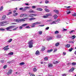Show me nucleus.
I'll return each instance as SVG.
<instances>
[{"label":"nucleus","instance_id":"nucleus-60","mask_svg":"<svg viewBox=\"0 0 76 76\" xmlns=\"http://www.w3.org/2000/svg\"><path fill=\"white\" fill-rule=\"evenodd\" d=\"M57 49H55L54 50V52H56V51H57Z\"/></svg>","mask_w":76,"mask_h":76},{"label":"nucleus","instance_id":"nucleus-59","mask_svg":"<svg viewBox=\"0 0 76 76\" xmlns=\"http://www.w3.org/2000/svg\"><path fill=\"white\" fill-rule=\"evenodd\" d=\"M73 32H74V31H71L69 32L70 34L73 33Z\"/></svg>","mask_w":76,"mask_h":76},{"label":"nucleus","instance_id":"nucleus-26","mask_svg":"<svg viewBox=\"0 0 76 76\" xmlns=\"http://www.w3.org/2000/svg\"><path fill=\"white\" fill-rule=\"evenodd\" d=\"M59 44H60L59 43H58V42L56 44L55 46H56V47H57L58 46V45H59Z\"/></svg>","mask_w":76,"mask_h":76},{"label":"nucleus","instance_id":"nucleus-61","mask_svg":"<svg viewBox=\"0 0 76 76\" xmlns=\"http://www.w3.org/2000/svg\"><path fill=\"white\" fill-rule=\"evenodd\" d=\"M33 16H37V14H33Z\"/></svg>","mask_w":76,"mask_h":76},{"label":"nucleus","instance_id":"nucleus-56","mask_svg":"<svg viewBox=\"0 0 76 76\" xmlns=\"http://www.w3.org/2000/svg\"><path fill=\"white\" fill-rule=\"evenodd\" d=\"M49 27H47L45 28L46 30H48V29H49Z\"/></svg>","mask_w":76,"mask_h":76},{"label":"nucleus","instance_id":"nucleus-62","mask_svg":"<svg viewBox=\"0 0 76 76\" xmlns=\"http://www.w3.org/2000/svg\"><path fill=\"white\" fill-rule=\"evenodd\" d=\"M26 28H30V27H29V26H27L26 27Z\"/></svg>","mask_w":76,"mask_h":76},{"label":"nucleus","instance_id":"nucleus-25","mask_svg":"<svg viewBox=\"0 0 76 76\" xmlns=\"http://www.w3.org/2000/svg\"><path fill=\"white\" fill-rule=\"evenodd\" d=\"M48 67H53V64H49L48 65Z\"/></svg>","mask_w":76,"mask_h":76},{"label":"nucleus","instance_id":"nucleus-29","mask_svg":"<svg viewBox=\"0 0 76 76\" xmlns=\"http://www.w3.org/2000/svg\"><path fill=\"white\" fill-rule=\"evenodd\" d=\"M28 23H25V24H24L23 25H22V26H26L27 25H28Z\"/></svg>","mask_w":76,"mask_h":76},{"label":"nucleus","instance_id":"nucleus-43","mask_svg":"<svg viewBox=\"0 0 76 76\" xmlns=\"http://www.w3.org/2000/svg\"><path fill=\"white\" fill-rule=\"evenodd\" d=\"M72 16H76V13H74L72 15Z\"/></svg>","mask_w":76,"mask_h":76},{"label":"nucleus","instance_id":"nucleus-55","mask_svg":"<svg viewBox=\"0 0 76 76\" xmlns=\"http://www.w3.org/2000/svg\"><path fill=\"white\" fill-rule=\"evenodd\" d=\"M23 7L20 8L19 9V10H23Z\"/></svg>","mask_w":76,"mask_h":76},{"label":"nucleus","instance_id":"nucleus-46","mask_svg":"<svg viewBox=\"0 0 76 76\" xmlns=\"http://www.w3.org/2000/svg\"><path fill=\"white\" fill-rule=\"evenodd\" d=\"M25 9H30V7H25Z\"/></svg>","mask_w":76,"mask_h":76},{"label":"nucleus","instance_id":"nucleus-7","mask_svg":"<svg viewBox=\"0 0 76 76\" xmlns=\"http://www.w3.org/2000/svg\"><path fill=\"white\" fill-rule=\"evenodd\" d=\"M60 19H58L56 21H53L52 22V23H50V25H53V24H54V23H56V22H59L60 21Z\"/></svg>","mask_w":76,"mask_h":76},{"label":"nucleus","instance_id":"nucleus-49","mask_svg":"<svg viewBox=\"0 0 76 76\" xmlns=\"http://www.w3.org/2000/svg\"><path fill=\"white\" fill-rule=\"evenodd\" d=\"M43 18H47V15H44L43 16Z\"/></svg>","mask_w":76,"mask_h":76},{"label":"nucleus","instance_id":"nucleus-36","mask_svg":"<svg viewBox=\"0 0 76 76\" xmlns=\"http://www.w3.org/2000/svg\"><path fill=\"white\" fill-rule=\"evenodd\" d=\"M38 34L40 35H41L42 34V31H39Z\"/></svg>","mask_w":76,"mask_h":76},{"label":"nucleus","instance_id":"nucleus-44","mask_svg":"<svg viewBox=\"0 0 76 76\" xmlns=\"http://www.w3.org/2000/svg\"><path fill=\"white\" fill-rule=\"evenodd\" d=\"M58 63V61H55V62H54L53 63V64H57V63Z\"/></svg>","mask_w":76,"mask_h":76},{"label":"nucleus","instance_id":"nucleus-6","mask_svg":"<svg viewBox=\"0 0 76 76\" xmlns=\"http://www.w3.org/2000/svg\"><path fill=\"white\" fill-rule=\"evenodd\" d=\"M12 69H10L9 70L8 72L7 73V75H9L12 74Z\"/></svg>","mask_w":76,"mask_h":76},{"label":"nucleus","instance_id":"nucleus-14","mask_svg":"<svg viewBox=\"0 0 76 76\" xmlns=\"http://www.w3.org/2000/svg\"><path fill=\"white\" fill-rule=\"evenodd\" d=\"M45 48H46L45 47H42V49L41 50V51H44V50H45Z\"/></svg>","mask_w":76,"mask_h":76},{"label":"nucleus","instance_id":"nucleus-24","mask_svg":"<svg viewBox=\"0 0 76 76\" xmlns=\"http://www.w3.org/2000/svg\"><path fill=\"white\" fill-rule=\"evenodd\" d=\"M46 16H47V18H48V16H52V14H47L46 15Z\"/></svg>","mask_w":76,"mask_h":76},{"label":"nucleus","instance_id":"nucleus-27","mask_svg":"<svg viewBox=\"0 0 76 76\" xmlns=\"http://www.w3.org/2000/svg\"><path fill=\"white\" fill-rule=\"evenodd\" d=\"M45 10L46 11V12H50V10L46 8L45 9Z\"/></svg>","mask_w":76,"mask_h":76},{"label":"nucleus","instance_id":"nucleus-54","mask_svg":"<svg viewBox=\"0 0 76 76\" xmlns=\"http://www.w3.org/2000/svg\"><path fill=\"white\" fill-rule=\"evenodd\" d=\"M72 50H73V48H71L69 50V51H72Z\"/></svg>","mask_w":76,"mask_h":76},{"label":"nucleus","instance_id":"nucleus-2","mask_svg":"<svg viewBox=\"0 0 76 76\" xmlns=\"http://www.w3.org/2000/svg\"><path fill=\"white\" fill-rule=\"evenodd\" d=\"M16 27V26H9V27L6 28H5L6 29H7V31H11L9 29H11L12 28H15Z\"/></svg>","mask_w":76,"mask_h":76},{"label":"nucleus","instance_id":"nucleus-21","mask_svg":"<svg viewBox=\"0 0 76 76\" xmlns=\"http://www.w3.org/2000/svg\"><path fill=\"white\" fill-rule=\"evenodd\" d=\"M18 15V13H16L13 14V16H17Z\"/></svg>","mask_w":76,"mask_h":76},{"label":"nucleus","instance_id":"nucleus-4","mask_svg":"<svg viewBox=\"0 0 76 76\" xmlns=\"http://www.w3.org/2000/svg\"><path fill=\"white\" fill-rule=\"evenodd\" d=\"M8 47L9 45H8L7 46L5 47L3 49H4L5 51H7L8 50H9V48H8Z\"/></svg>","mask_w":76,"mask_h":76},{"label":"nucleus","instance_id":"nucleus-1","mask_svg":"<svg viewBox=\"0 0 76 76\" xmlns=\"http://www.w3.org/2000/svg\"><path fill=\"white\" fill-rule=\"evenodd\" d=\"M28 46L29 48H32L33 47V44H34V42L33 40H30L28 42Z\"/></svg>","mask_w":76,"mask_h":76},{"label":"nucleus","instance_id":"nucleus-15","mask_svg":"<svg viewBox=\"0 0 76 76\" xmlns=\"http://www.w3.org/2000/svg\"><path fill=\"white\" fill-rule=\"evenodd\" d=\"M54 18V19H56L57 18H58V16L57 15L55 14L53 16Z\"/></svg>","mask_w":76,"mask_h":76},{"label":"nucleus","instance_id":"nucleus-11","mask_svg":"<svg viewBox=\"0 0 76 76\" xmlns=\"http://www.w3.org/2000/svg\"><path fill=\"white\" fill-rule=\"evenodd\" d=\"M28 13H35V12L33 10H30L28 12Z\"/></svg>","mask_w":76,"mask_h":76},{"label":"nucleus","instance_id":"nucleus-57","mask_svg":"<svg viewBox=\"0 0 76 76\" xmlns=\"http://www.w3.org/2000/svg\"><path fill=\"white\" fill-rule=\"evenodd\" d=\"M32 7L33 8V9H35V8H36V6H32Z\"/></svg>","mask_w":76,"mask_h":76},{"label":"nucleus","instance_id":"nucleus-48","mask_svg":"<svg viewBox=\"0 0 76 76\" xmlns=\"http://www.w3.org/2000/svg\"><path fill=\"white\" fill-rule=\"evenodd\" d=\"M37 25H40V24H41V23L39 21H37Z\"/></svg>","mask_w":76,"mask_h":76},{"label":"nucleus","instance_id":"nucleus-63","mask_svg":"<svg viewBox=\"0 0 76 76\" xmlns=\"http://www.w3.org/2000/svg\"><path fill=\"white\" fill-rule=\"evenodd\" d=\"M62 76H66V74H64L62 75Z\"/></svg>","mask_w":76,"mask_h":76},{"label":"nucleus","instance_id":"nucleus-45","mask_svg":"<svg viewBox=\"0 0 76 76\" xmlns=\"http://www.w3.org/2000/svg\"><path fill=\"white\" fill-rule=\"evenodd\" d=\"M55 34H58V31H56L55 32Z\"/></svg>","mask_w":76,"mask_h":76},{"label":"nucleus","instance_id":"nucleus-53","mask_svg":"<svg viewBox=\"0 0 76 76\" xmlns=\"http://www.w3.org/2000/svg\"><path fill=\"white\" fill-rule=\"evenodd\" d=\"M66 54V52H63V56H65Z\"/></svg>","mask_w":76,"mask_h":76},{"label":"nucleus","instance_id":"nucleus-35","mask_svg":"<svg viewBox=\"0 0 76 76\" xmlns=\"http://www.w3.org/2000/svg\"><path fill=\"white\" fill-rule=\"evenodd\" d=\"M75 36L74 35L72 36V37H71V38L72 39H75Z\"/></svg>","mask_w":76,"mask_h":76},{"label":"nucleus","instance_id":"nucleus-50","mask_svg":"<svg viewBox=\"0 0 76 76\" xmlns=\"http://www.w3.org/2000/svg\"><path fill=\"white\" fill-rule=\"evenodd\" d=\"M23 14H22L20 15V18H22V17H23Z\"/></svg>","mask_w":76,"mask_h":76},{"label":"nucleus","instance_id":"nucleus-3","mask_svg":"<svg viewBox=\"0 0 76 76\" xmlns=\"http://www.w3.org/2000/svg\"><path fill=\"white\" fill-rule=\"evenodd\" d=\"M7 23V21H4L2 22H0V25L1 26H4V23Z\"/></svg>","mask_w":76,"mask_h":76},{"label":"nucleus","instance_id":"nucleus-34","mask_svg":"<svg viewBox=\"0 0 76 76\" xmlns=\"http://www.w3.org/2000/svg\"><path fill=\"white\" fill-rule=\"evenodd\" d=\"M24 64H25V63H24L23 62H22L20 63V65H24Z\"/></svg>","mask_w":76,"mask_h":76},{"label":"nucleus","instance_id":"nucleus-8","mask_svg":"<svg viewBox=\"0 0 76 76\" xmlns=\"http://www.w3.org/2000/svg\"><path fill=\"white\" fill-rule=\"evenodd\" d=\"M13 21L15 22H17L18 23H19V22H20V19H15L13 20Z\"/></svg>","mask_w":76,"mask_h":76},{"label":"nucleus","instance_id":"nucleus-17","mask_svg":"<svg viewBox=\"0 0 76 76\" xmlns=\"http://www.w3.org/2000/svg\"><path fill=\"white\" fill-rule=\"evenodd\" d=\"M37 10H38L39 11H42V9L41 8H38L36 9Z\"/></svg>","mask_w":76,"mask_h":76},{"label":"nucleus","instance_id":"nucleus-19","mask_svg":"<svg viewBox=\"0 0 76 76\" xmlns=\"http://www.w3.org/2000/svg\"><path fill=\"white\" fill-rule=\"evenodd\" d=\"M39 51L37 50V51H36V53H35V54H36V55H39Z\"/></svg>","mask_w":76,"mask_h":76},{"label":"nucleus","instance_id":"nucleus-31","mask_svg":"<svg viewBox=\"0 0 76 76\" xmlns=\"http://www.w3.org/2000/svg\"><path fill=\"white\" fill-rule=\"evenodd\" d=\"M53 51V49H51L50 50H48V53H50V52H51Z\"/></svg>","mask_w":76,"mask_h":76},{"label":"nucleus","instance_id":"nucleus-58","mask_svg":"<svg viewBox=\"0 0 76 76\" xmlns=\"http://www.w3.org/2000/svg\"><path fill=\"white\" fill-rule=\"evenodd\" d=\"M26 9L25 8H23V11H26Z\"/></svg>","mask_w":76,"mask_h":76},{"label":"nucleus","instance_id":"nucleus-30","mask_svg":"<svg viewBox=\"0 0 76 76\" xmlns=\"http://www.w3.org/2000/svg\"><path fill=\"white\" fill-rule=\"evenodd\" d=\"M57 38H61V36L60 35H57Z\"/></svg>","mask_w":76,"mask_h":76},{"label":"nucleus","instance_id":"nucleus-23","mask_svg":"<svg viewBox=\"0 0 76 76\" xmlns=\"http://www.w3.org/2000/svg\"><path fill=\"white\" fill-rule=\"evenodd\" d=\"M48 60V57H46L44 58V60H45V61H47Z\"/></svg>","mask_w":76,"mask_h":76},{"label":"nucleus","instance_id":"nucleus-41","mask_svg":"<svg viewBox=\"0 0 76 76\" xmlns=\"http://www.w3.org/2000/svg\"><path fill=\"white\" fill-rule=\"evenodd\" d=\"M68 43H72V44H73V43H74V42H73L72 41H69V42H68Z\"/></svg>","mask_w":76,"mask_h":76},{"label":"nucleus","instance_id":"nucleus-5","mask_svg":"<svg viewBox=\"0 0 76 76\" xmlns=\"http://www.w3.org/2000/svg\"><path fill=\"white\" fill-rule=\"evenodd\" d=\"M53 39V37H47V40L48 41H50V40H51Z\"/></svg>","mask_w":76,"mask_h":76},{"label":"nucleus","instance_id":"nucleus-64","mask_svg":"<svg viewBox=\"0 0 76 76\" xmlns=\"http://www.w3.org/2000/svg\"><path fill=\"white\" fill-rule=\"evenodd\" d=\"M30 76H35V75H34V74H31Z\"/></svg>","mask_w":76,"mask_h":76},{"label":"nucleus","instance_id":"nucleus-28","mask_svg":"<svg viewBox=\"0 0 76 76\" xmlns=\"http://www.w3.org/2000/svg\"><path fill=\"white\" fill-rule=\"evenodd\" d=\"M3 6H1L0 8V11H2L3 10Z\"/></svg>","mask_w":76,"mask_h":76},{"label":"nucleus","instance_id":"nucleus-39","mask_svg":"<svg viewBox=\"0 0 76 76\" xmlns=\"http://www.w3.org/2000/svg\"><path fill=\"white\" fill-rule=\"evenodd\" d=\"M6 16L4 15L2 17V19L4 20V19H6Z\"/></svg>","mask_w":76,"mask_h":76},{"label":"nucleus","instance_id":"nucleus-40","mask_svg":"<svg viewBox=\"0 0 76 76\" xmlns=\"http://www.w3.org/2000/svg\"><path fill=\"white\" fill-rule=\"evenodd\" d=\"M72 64L73 66H75V65H76V63L73 62L72 63Z\"/></svg>","mask_w":76,"mask_h":76},{"label":"nucleus","instance_id":"nucleus-16","mask_svg":"<svg viewBox=\"0 0 76 76\" xmlns=\"http://www.w3.org/2000/svg\"><path fill=\"white\" fill-rule=\"evenodd\" d=\"M27 17H30V18H34V16L33 14H30L29 16H27Z\"/></svg>","mask_w":76,"mask_h":76},{"label":"nucleus","instance_id":"nucleus-13","mask_svg":"<svg viewBox=\"0 0 76 76\" xmlns=\"http://www.w3.org/2000/svg\"><path fill=\"white\" fill-rule=\"evenodd\" d=\"M12 39H10L7 42V43H8V44H9L10 43V42H12Z\"/></svg>","mask_w":76,"mask_h":76},{"label":"nucleus","instance_id":"nucleus-10","mask_svg":"<svg viewBox=\"0 0 76 76\" xmlns=\"http://www.w3.org/2000/svg\"><path fill=\"white\" fill-rule=\"evenodd\" d=\"M37 22L34 23L33 24V25L31 26L32 28H33L34 27H35V25H37Z\"/></svg>","mask_w":76,"mask_h":76},{"label":"nucleus","instance_id":"nucleus-18","mask_svg":"<svg viewBox=\"0 0 76 76\" xmlns=\"http://www.w3.org/2000/svg\"><path fill=\"white\" fill-rule=\"evenodd\" d=\"M66 47H67V48H69L70 47V45L69 44H67L65 45Z\"/></svg>","mask_w":76,"mask_h":76},{"label":"nucleus","instance_id":"nucleus-38","mask_svg":"<svg viewBox=\"0 0 76 76\" xmlns=\"http://www.w3.org/2000/svg\"><path fill=\"white\" fill-rule=\"evenodd\" d=\"M5 30V29L2 28H0V31H4Z\"/></svg>","mask_w":76,"mask_h":76},{"label":"nucleus","instance_id":"nucleus-33","mask_svg":"<svg viewBox=\"0 0 76 76\" xmlns=\"http://www.w3.org/2000/svg\"><path fill=\"white\" fill-rule=\"evenodd\" d=\"M45 3H46V4L49 3V1L48 0H46L45 1Z\"/></svg>","mask_w":76,"mask_h":76},{"label":"nucleus","instance_id":"nucleus-32","mask_svg":"<svg viewBox=\"0 0 76 76\" xmlns=\"http://www.w3.org/2000/svg\"><path fill=\"white\" fill-rule=\"evenodd\" d=\"M66 13H67V14H70V13H71V12L68 10L66 11Z\"/></svg>","mask_w":76,"mask_h":76},{"label":"nucleus","instance_id":"nucleus-12","mask_svg":"<svg viewBox=\"0 0 76 76\" xmlns=\"http://www.w3.org/2000/svg\"><path fill=\"white\" fill-rule=\"evenodd\" d=\"M75 70V68H72L70 70H69V72H73V70Z\"/></svg>","mask_w":76,"mask_h":76},{"label":"nucleus","instance_id":"nucleus-42","mask_svg":"<svg viewBox=\"0 0 76 76\" xmlns=\"http://www.w3.org/2000/svg\"><path fill=\"white\" fill-rule=\"evenodd\" d=\"M12 13V11H10V12H8V13H7V15H10V14H11Z\"/></svg>","mask_w":76,"mask_h":76},{"label":"nucleus","instance_id":"nucleus-37","mask_svg":"<svg viewBox=\"0 0 76 76\" xmlns=\"http://www.w3.org/2000/svg\"><path fill=\"white\" fill-rule=\"evenodd\" d=\"M34 72H36L37 70V69H36V68H34L33 69Z\"/></svg>","mask_w":76,"mask_h":76},{"label":"nucleus","instance_id":"nucleus-51","mask_svg":"<svg viewBox=\"0 0 76 76\" xmlns=\"http://www.w3.org/2000/svg\"><path fill=\"white\" fill-rule=\"evenodd\" d=\"M23 16H28V15L26 14H23Z\"/></svg>","mask_w":76,"mask_h":76},{"label":"nucleus","instance_id":"nucleus-20","mask_svg":"<svg viewBox=\"0 0 76 76\" xmlns=\"http://www.w3.org/2000/svg\"><path fill=\"white\" fill-rule=\"evenodd\" d=\"M8 55L9 56H12L13 55V52H10L8 53Z\"/></svg>","mask_w":76,"mask_h":76},{"label":"nucleus","instance_id":"nucleus-9","mask_svg":"<svg viewBox=\"0 0 76 76\" xmlns=\"http://www.w3.org/2000/svg\"><path fill=\"white\" fill-rule=\"evenodd\" d=\"M53 12L56 13V14H57V15H58L59 13V11L58 10H54Z\"/></svg>","mask_w":76,"mask_h":76},{"label":"nucleus","instance_id":"nucleus-22","mask_svg":"<svg viewBox=\"0 0 76 76\" xmlns=\"http://www.w3.org/2000/svg\"><path fill=\"white\" fill-rule=\"evenodd\" d=\"M20 22H24V21H25V20L23 19H20Z\"/></svg>","mask_w":76,"mask_h":76},{"label":"nucleus","instance_id":"nucleus-52","mask_svg":"<svg viewBox=\"0 0 76 76\" xmlns=\"http://www.w3.org/2000/svg\"><path fill=\"white\" fill-rule=\"evenodd\" d=\"M7 67L6 65H5L4 66V69H6Z\"/></svg>","mask_w":76,"mask_h":76},{"label":"nucleus","instance_id":"nucleus-47","mask_svg":"<svg viewBox=\"0 0 76 76\" xmlns=\"http://www.w3.org/2000/svg\"><path fill=\"white\" fill-rule=\"evenodd\" d=\"M18 28V27L15 28V29H13L12 30L13 31H15V30H16Z\"/></svg>","mask_w":76,"mask_h":76}]
</instances>
